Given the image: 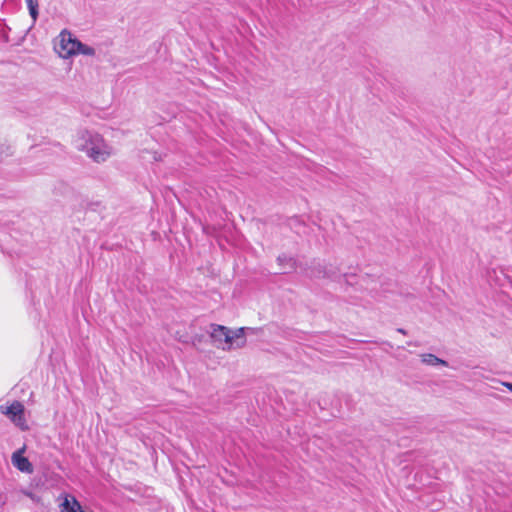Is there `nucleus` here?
I'll return each instance as SVG.
<instances>
[{"label":"nucleus","mask_w":512,"mask_h":512,"mask_svg":"<svg viewBox=\"0 0 512 512\" xmlns=\"http://www.w3.org/2000/svg\"><path fill=\"white\" fill-rule=\"evenodd\" d=\"M421 361L424 364L429 365V366H438V365L448 366V363L445 360L440 359L436 355L431 354V353L422 354Z\"/></svg>","instance_id":"nucleus-7"},{"label":"nucleus","mask_w":512,"mask_h":512,"mask_svg":"<svg viewBox=\"0 0 512 512\" xmlns=\"http://www.w3.org/2000/svg\"><path fill=\"white\" fill-rule=\"evenodd\" d=\"M29 13L35 21L38 16V1L37 0H26Z\"/></svg>","instance_id":"nucleus-8"},{"label":"nucleus","mask_w":512,"mask_h":512,"mask_svg":"<svg viewBox=\"0 0 512 512\" xmlns=\"http://www.w3.org/2000/svg\"><path fill=\"white\" fill-rule=\"evenodd\" d=\"M73 145L96 163H103L114 154L113 147L94 130H78L73 137Z\"/></svg>","instance_id":"nucleus-1"},{"label":"nucleus","mask_w":512,"mask_h":512,"mask_svg":"<svg viewBox=\"0 0 512 512\" xmlns=\"http://www.w3.org/2000/svg\"><path fill=\"white\" fill-rule=\"evenodd\" d=\"M11 154V147L4 143H0V161L4 160L7 156Z\"/></svg>","instance_id":"nucleus-9"},{"label":"nucleus","mask_w":512,"mask_h":512,"mask_svg":"<svg viewBox=\"0 0 512 512\" xmlns=\"http://www.w3.org/2000/svg\"><path fill=\"white\" fill-rule=\"evenodd\" d=\"M26 447L23 446L22 448L15 451L11 456V462L14 467H16L19 471L24 473H32L33 472V466L28 460V458L24 457Z\"/></svg>","instance_id":"nucleus-5"},{"label":"nucleus","mask_w":512,"mask_h":512,"mask_svg":"<svg viewBox=\"0 0 512 512\" xmlns=\"http://www.w3.org/2000/svg\"><path fill=\"white\" fill-rule=\"evenodd\" d=\"M504 385L512 392V383H504Z\"/></svg>","instance_id":"nucleus-10"},{"label":"nucleus","mask_w":512,"mask_h":512,"mask_svg":"<svg viewBox=\"0 0 512 512\" xmlns=\"http://www.w3.org/2000/svg\"><path fill=\"white\" fill-rule=\"evenodd\" d=\"M244 331V328L231 330L221 325H213L210 334L217 348L231 350L241 348L246 344Z\"/></svg>","instance_id":"nucleus-3"},{"label":"nucleus","mask_w":512,"mask_h":512,"mask_svg":"<svg viewBox=\"0 0 512 512\" xmlns=\"http://www.w3.org/2000/svg\"><path fill=\"white\" fill-rule=\"evenodd\" d=\"M54 50L63 59L82 54L94 56L95 49L80 42L70 31L64 29L54 41Z\"/></svg>","instance_id":"nucleus-2"},{"label":"nucleus","mask_w":512,"mask_h":512,"mask_svg":"<svg viewBox=\"0 0 512 512\" xmlns=\"http://www.w3.org/2000/svg\"><path fill=\"white\" fill-rule=\"evenodd\" d=\"M60 512H87L72 495H65L60 504Z\"/></svg>","instance_id":"nucleus-6"},{"label":"nucleus","mask_w":512,"mask_h":512,"mask_svg":"<svg viewBox=\"0 0 512 512\" xmlns=\"http://www.w3.org/2000/svg\"><path fill=\"white\" fill-rule=\"evenodd\" d=\"M286 259V257H278V261L281 262L282 260Z\"/></svg>","instance_id":"nucleus-11"},{"label":"nucleus","mask_w":512,"mask_h":512,"mask_svg":"<svg viewBox=\"0 0 512 512\" xmlns=\"http://www.w3.org/2000/svg\"><path fill=\"white\" fill-rule=\"evenodd\" d=\"M0 412L7 416L10 421L22 431H27L29 426L25 418V407L19 401L0 406Z\"/></svg>","instance_id":"nucleus-4"},{"label":"nucleus","mask_w":512,"mask_h":512,"mask_svg":"<svg viewBox=\"0 0 512 512\" xmlns=\"http://www.w3.org/2000/svg\"><path fill=\"white\" fill-rule=\"evenodd\" d=\"M323 277H331V275L324 273Z\"/></svg>","instance_id":"nucleus-12"}]
</instances>
